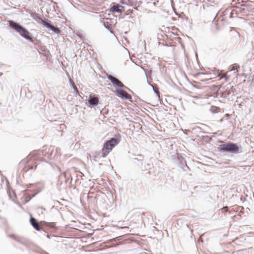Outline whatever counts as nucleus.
Instances as JSON below:
<instances>
[{
    "label": "nucleus",
    "mask_w": 254,
    "mask_h": 254,
    "mask_svg": "<svg viewBox=\"0 0 254 254\" xmlns=\"http://www.w3.org/2000/svg\"><path fill=\"white\" fill-rule=\"evenodd\" d=\"M39 159V152L34 151L31 152L27 157L22 160L20 164L24 165L23 171L27 172L30 170H35L37 166V161Z\"/></svg>",
    "instance_id": "1"
},
{
    "label": "nucleus",
    "mask_w": 254,
    "mask_h": 254,
    "mask_svg": "<svg viewBox=\"0 0 254 254\" xmlns=\"http://www.w3.org/2000/svg\"><path fill=\"white\" fill-rule=\"evenodd\" d=\"M8 23L9 26L17 32L22 37L33 42V39L30 36V33L26 28L12 20H9Z\"/></svg>",
    "instance_id": "2"
},
{
    "label": "nucleus",
    "mask_w": 254,
    "mask_h": 254,
    "mask_svg": "<svg viewBox=\"0 0 254 254\" xmlns=\"http://www.w3.org/2000/svg\"><path fill=\"white\" fill-rule=\"evenodd\" d=\"M120 141V138H112L110 140L106 141L104 143L101 150L102 157H105L107 156Z\"/></svg>",
    "instance_id": "3"
},
{
    "label": "nucleus",
    "mask_w": 254,
    "mask_h": 254,
    "mask_svg": "<svg viewBox=\"0 0 254 254\" xmlns=\"http://www.w3.org/2000/svg\"><path fill=\"white\" fill-rule=\"evenodd\" d=\"M220 151H229L235 153L240 152V147L236 144L232 142H229L226 144H223L220 145Z\"/></svg>",
    "instance_id": "4"
},
{
    "label": "nucleus",
    "mask_w": 254,
    "mask_h": 254,
    "mask_svg": "<svg viewBox=\"0 0 254 254\" xmlns=\"http://www.w3.org/2000/svg\"><path fill=\"white\" fill-rule=\"evenodd\" d=\"M116 94L122 99L127 100L131 98V96L127 92L123 89L117 90L116 91Z\"/></svg>",
    "instance_id": "5"
},
{
    "label": "nucleus",
    "mask_w": 254,
    "mask_h": 254,
    "mask_svg": "<svg viewBox=\"0 0 254 254\" xmlns=\"http://www.w3.org/2000/svg\"><path fill=\"white\" fill-rule=\"evenodd\" d=\"M107 78L112 83V84L116 86L122 88L124 86V84L120 81L119 79L116 78V77L113 76L112 75L109 74L107 75Z\"/></svg>",
    "instance_id": "6"
},
{
    "label": "nucleus",
    "mask_w": 254,
    "mask_h": 254,
    "mask_svg": "<svg viewBox=\"0 0 254 254\" xmlns=\"http://www.w3.org/2000/svg\"><path fill=\"white\" fill-rule=\"evenodd\" d=\"M124 7L119 4H115V3H113L110 8V11L112 12H118L119 13H122Z\"/></svg>",
    "instance_id": "7"
},
{
    "label": "nucleus",
    "mask_w": 254,
    "mask_h": 254,
    "mask_svg": "<svg viewBox=\"0 0 254 254\" xmlns=\"http://www.w3.org/2000/svg\"><path fill=\"white\" fill-rule=\"evenodd\" d=\"M30 223L32 226L37 231H40L41 229L38 223L37 222L36 220L33 217H31L30 220Z\"/></svg>",
    "instance_id": "8"
},
{
    "label": "nucleus",
    "mask_w": 254,
    "mask_h": 254,
    "mask_svg": "<svg viewBox=\"0 0 254 254\" xmlns=\"http://www.w3.org/2000/svg\"><path fill=\"white\" fill-rule=\"evenodd\" d=\"M40 225L41 227L45 226L49 228H55L56 226V224L54 222H41Z\"/></svg>",
    "instance_id": "9"
},
{
    "label": "nucleus",
    "mask_w": 254,
    "mask_h": 254,
    "mask_svg": "<svg viewBox=\"0 0 254 254\" xmlns=\"http://www.w3.org/2000/svg\"><path fill=\"white\" fill-rule=\"evenodd\" d=\"M88 102L91 105L96 106L98 104L99 98L97 97L90 98V99L88 100Z\"/></svg>",
    "instance_id": "10"
},
{
    "label": "nucleus",
    "mask_w": 254,
    "mask_h": 254,
    "mask_svg": "<svg viewBox=\"0 0 254 254\" xmlns=\"http://www.w3.org/2000/svg\"><path fill=\"white\" fill-rule=\"evenodd\" d=\"M45 25L47 28L50 29L56 33H59L60 32V30L58 28L55 27L48 23H46Z\"/></svg>",
    "instance_id": "11"
},
{
    "label": "nucleus",
    "mask_w": 254,
    "mask_h": 254,
    "mask_svg": "<svg viewBox=\"0 0 254 254\" xmlns=\"http://www.w3.org/2000/svg\"><path fill=\"white\" fill-rule=\"evenodd\" d=\"M231 70L235 71V73H236V76H237L238 74L239 68L240 66L237 64H234L231 65Z\"/></svg>",
    "instance_id": "12"
},
{
    "label": "nucleus",
    "mask_w": 254,
    "mask_h": 254,
    "mask_svg": "<svg viewBox=\"0 0 254 254\" xmlns=\"http://www.w3.org/2000/svg\"><path fill=\"white\" fill-rule=\"evenodd\" d=\"M224 78L227 81L229 79V77L227 75V72L224 73L222 74L221 78Z\"/></svg>",
    "instance_id": "13"
},
{
    "label": "nucleus",
    "mask_w": 254,
    "mask_h": 254,
    "mask_svg": "<svg viewBox=\"0 0 254 254\" xmlns=\"http://www.w3.org/2000/svg\"><path fill=\"white\" fill-rule=\"evenodd\" d=\"M229 210V208L228 206H225V207H223L222 209H221V211L222 213H226Z\"/></svg>",
    "instance_id": "14"
},
{
    "label": "nucleus",
    "mask_w": 254,
    "mask_h": 254,
    "mask_svg": "<svg viewBox=\"0 0 254 254\" xmlns=\"http://www.w3.org/2000/svg\"><path fill=\"white\" fill-rule=\"evenodd\" d=\"M211 110L216 112H218L220 110V109L218 107L213 106L211 108Z\"/></svg>",
    "instance_id": "15"
},
{
    "label": "nucleus",
    "mask_w": 254,
    "mask_h": 254,
    "mask_svg": "<svg viewBox=\"0 0 254 254\" xmlns=\"http://www.w3.org/2000/svg\"><path fill=\"white\" fill-rule=\"evenodd\" d=\"M73 86L74 91L76 92V94H78V90L76 86L74 85V83L73 82Z\"/></svg>",
    "instance_id": "16"
},
{
    "label": "nucleus",
    "mask_w": 254,
    "mask_h": 254,
    "mask_svg": "<svg viewBox=\"0 0 254 254\" xmlns=\"http://www.w3.org/2000/svg\"><path fill=\"white\" fill-rule=\"evenodd\" d=\"M123 228H128V226H125V227H123Z\"/></svg>",
    "instance_id": "17"
}]
</instances>
